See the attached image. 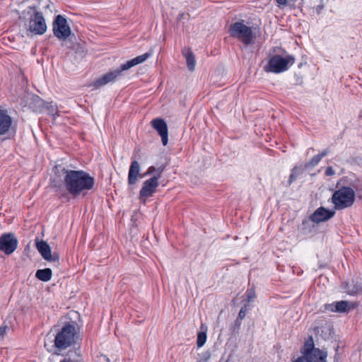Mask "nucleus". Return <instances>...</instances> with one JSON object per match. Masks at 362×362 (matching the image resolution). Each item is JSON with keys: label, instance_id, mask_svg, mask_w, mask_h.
<instances>
[{"label": "nucleus", "instance_id": "obj_26", "mask_svg": "<svg viewBox=\"0 0 362 362\" xmlns=\"http://www.w3.org/2000/svg\"><path fill=\"white\" fill-rule=\"evenodd\" d=\"M247 301L250 303L253 301V300L256 297L255 291L254 288H251L247 290L246 291Z\"/></svg>", "mask_w": 362, "mask_h": 362}, {"label": "nucleus", "instance_id": "obj_24", "mask_svg": "<svg viewBox=\"0 0 362 362\" xmlns=\"http://www.w3.org/2000/svg\"><path fill=\"white\" fill-rule=\"evenodd\" d=\"M351 187L355 191V196L356 195L359 199H362V181L356 180L351 182Z\"/></svg>", "mask_w": 362, "mask_h": 362}, {"label": "nucleus", "instance_id": "obj_5", "mask_svg": "<svg viewBox=\"0 0 362 362\" xmlns=\"http://www.w3.org/2000/svg\"><path fill=\"white\" fill-rule=\"evenodd\" d=\"M230 36L239 40L247 46L253 43L255 35L251 27L247 26L243 21L232 23L229 27Z\"/></svg>", "mask_w": 362, "mask_h": 362}, {"label": "nucleus", "instance_id": "obj_10", "mask_svg": "<svg viewBox=\"0 0 362 362\" xmlns=\"http://www.w3.org/2000/svg\"><path fill=\"white\" fill-rule=\"evenodd\" d=\"M158 185V177H152L145 180L139 191V199L142 202H145L147 198L152 197L156 192Z\"/></svg>", "mask_w": 362, "mask_h": 362}, {"label": "nucleus", "instance_id": "obj_31", "mask_svg": "<svg viewBox=\"0 0 362 362\" xmlns=\"http://www.w3.org/2000/svg\"><path fill=\"white\" fill-rule=\"evenodd\" d=\"M6 329H7L6 326H1L0 327V340L4 338V336L6 332Z\"/></svg>", "mask_w": 362, "mask_h": 362}, {"label": "nucleus", "instance_id": "obj_20", "mask_svg": "<svg viewBox=\"0 0 362 362\" xmlns=\"http://www.w3.org/2000/svg\"><path fill=\"white\" fill-rule=\"evenodd\" d=\"M328 153L327 150L323 151L322 153L315 155L309 162L303 165L304 169L311 168L316 166L323 157Z\"/></svg>", "mask_w": 362, "mask_h": 362}, {"label": "nucleus", "instance_id": "obj_22", "mask_svg": "<svg viewBox=\"0 0 362 362\" xmlns=\"http://www.w3.org/2000/svg\"><path fill=\"white\" fill-rule=\"evenodd\" d=\"M163 170H164V167H162V166H160L158 168H156L154 166H150L147 169L146 172L144 174V175L145 177L148 175L156 174L153 177H158V180H159L160 177H161V174L163 172Z\"/></svg>", "mask_w": 362, "mask_h": 362}, {"label": "nucleus", "instance_id": "obj_23", "mask_svg": "<svg viewBox=\"0 0 362 362\" xmlns=\"http://www.w3.org/2000/svg\"><path fill=\"white\" fill-rule=\"evenodd\" d=\"M304 170L303 167H294L291 170V173L290 175L289 179L288 180V185H291L298 177L299 175H300L303 173V170Z\"/></svg>", "mask_w": 362, "mask_h": 362}, {"label": "nucleus", "instance_id": "obj_2", "mask_svg": "<svg viewBox=\"0 0 362 362\" xmlns=\"http://www.w3.org/2000/svg\"><path fill=\"white\" fill-rule=\"evenodd\" d=\"M151 55L152 52H148L129 61H127L124 64H122L119 69L108 72L104 74L98 79H97L96 81H95L93 83V86L95 88H100L107 84L110 82L114 81L121 74L122 71H127L137 64L144 62Z\"/></svg>", "mask_w": 362, "mask_h": 362}, {"label": "nucleus", "instance_id": "obj_1", "mask_svg": "<svg viewBox=\"0 0 362 362\" xmlns=\"http://www.w3.org/2000/svg\"><path fill=\"white\" fill-rule=\"evenodd\" d=\"M64 184L66 189L73 197L86 194L93 189L95 185L94 177L83 170H74L64 168L62 170Z\"/></svg>", "mask_w": 362, "mask_h": 362}, {"label": "nucleus", "instance_id": "obj_18", "mask_svg": "<svg viewBox=\"0 0 362 362\" xmlns=\"http://www.w3.org/2000/svg\"><path fill=\"white\" fill-rule=\"evenodd\" d=\"M344 288L346 293L350 296L362 292V284L359 283L358 279L356 281L353 280L351 283H346Z\"/></svg>", "mask_w": 362, "mask_h": 362}, {"label": "nucleus", "instance_id": "obj_9", "mask_svg": "<svg viewBox=\"0 0 362 362\" xmlns=\"http://www.w3.org/2000/svg\"><path fill=\"white\" fill-rule=\"evenodd\" d=\"M18 241L13 233H4L0 236V250L6 255H11L17 248Z\"/></svg>", "mask_w": 362, "mask_h": 362}, {"label": "nucleus", "instance_id": "obj_12", "mask_svg": "<svg viewBox=\"0 0 362 362\" xmlns=\"http://www.w3.org/2000/svg\"><path fill=\"white\" fill-rule=\"evenodd\" d=\"M36 247L41 255V256L46 261L58 263L59 262V255L57 253L54 252L52 253L51 248L47 242L44 240L38 241L36 240Z\"/></svg>", "mask_w": 362, "mask_h": 362}, {"label": "nucleus", "instance_id": "obj_33", "mask_svg": "<svg viewBox=\"0 0 362 362\" xmlns=\"http://www.w3.org/2000/svg\"><path fill=\"white\" fill-rule=\"evenodd\" d=\"M279 5H286L287 0H276Z\"/></svg>", "mask_w": 362, "mask_h": 362}, {"label": "nucleus", "instance_id": "obj_14", "mask_svg": "<svg viewBox=\"0 0 362 362\" xmlns=\"http://www.w3.org/2000/svg\"><path fill=\"white\" fill-rule=\"evenodd\" d=\"M356 303L346 300H340L336 303L326 304L325 310L335 313H348L356 307Z\"/></svg>", "mask_w": 362, "mask_h": 362}, {"label": "nucleus", "instance_id": "obj_34", "mask_svg": "<svg viewBox=\"0 0 362 362\" xmlns=\"http://www.w3.org/2000/svg\"><path fill=\"white\" fill-rule=\"evenodd\" d=\"M241 320H240L239 318H237L236 320H235V325L239 328L240 325H241Z\"/></svg>", "mask_w": 362, "mask_h": 362}, {"label": "nucleus", "instance_id": "obj_32", "mask_svg": "<svg viewBox=\"0 0 362 362\" xmlns=\"http://www.w3.org/2000/svg\"><path fill=\"white\" fill-rule=\"evenodd\" d=\"M293 362H308L306 359V357H304L303 356L298 358L296 360L293 361Z\"/></svg>", "mask_w": 362, "mask_h": 362}, {"label": "nucleus", "instance_id": "obj_3", "mask_svg": "<svg viewBox=\"0 0 362 362\" xmlns=\"http://www.w3.org/2000/svg\"><path fill=\"white\" fill-rule=\"evenodd\" d=\"M331 200L336 210L351 207L355 202V191L349 186L339 187L333 193Z\"/></svg>", "mask_w": 362, "mask_h": 362}, {"label": "nucleus", "instance_id": "obj_7", "mask_svg": "<svg viewBox=\"0 0 362 362\" xmlns=\"http://www.w3.org/2000/svg\"><path fill=\"white\" fill-rule=\"evenodd\" d=\"M76 334V327L74 325L66 324L55 337V346L60 349L67 348L74 342Z\"/></svg>", "mask_w": 362, "mask_h": 362}, {"label": "nucleus", "instance_id": "obj_19", "mask_svg": "<svg viewBox=\"0 0 362 362\" xmlns=\"http://www.w3.org/2000/svg\"><path fill=\"white\" fill-rule=\"evenodd\" d=\"M182 54L185 56L187 67L189 71H193L195 68V58L192 51L189 48H185L182 50Z\"/></svg>", "mask_w": 362, "mask_h": 362}, {"label": "nucleus", "instance_id": "obj_4", "mask_svg": "<svg viewBox=\"0 0 362 362\" xmlns=\"http://www.w3.org/2000/svg\"><path fill=\"white\" fill-rule=\"evenodd\" d=\"M295 62V58L292 55L285 57L276 54L272 57L267 64L264 66V70L267 73L279 74L289 69Z\"/></svg>", "mask_w": 362, "mask_h": 362}, {"label": "nucleus", "instance_id": "obj_27", "mask_svg": "<svg viewBox=\"0 0 362 362\" xmlns=\"http://www.w3.org/2000/svg\"><path fill=\"white\" fill-rule=\"evenodd\" d=\"M46 109L49 114L54 116L57 114V107L55 105L51 103H47L46 105Z\"/></svg>", "mask_w": 362, "mask_h": 362}, {"label": "nucleus", "instance_id": "obj_21", "mask_svg": "<svg viewBox=\"0 0 362 362\" xmlns=\"http://www.w3.org/2000/svg\"><path fill=\"white\" fill-rule=\"evenodd\" d=\"M52 276V270L49 268L38 269L35 273V277L42 281H49Z\"/></svg>", "mask_w": 362, "mask_h": 362}, {"label": "nucleus", "instance_id": "obj_30", "mask_svg": "<svg viewBox=\"0 0 362 362\" xmlns=\"http://www.w3.org/2000/svg\"><path fill=\"white\" fill-rule=\"evenodd\" d=\"M334 173H335V172L332 167L327 168V169L325 170L326 176H332V175H334Z\"/></svg>", "mask_w": 362, "mask_h": 362}, {"label": "nucleus", "instance_id": "obj_8", "mask_svg": "<svg viewBox=\"0 0 362 362\" xmlns=\"http://www.w3.org/2000/svg\"><path fill=\"white\" fill-rule=\"evenodd\" d=\"M54 35L60 40H66L71 34L67 20L62 15H57L53 21Z\"/></svg>", "mask_w": 362, "mask_h": 362}, {"label": "nucleus", "instance_id": "obj_15", "mask_svg": "<svg viewBox=\"0 0 362 362\" xmlns=\"http://www.w3.org/2000/svg\"><path fill=\"white\" fill-rule=\"evenodd\" d=\"M334 214L335 212L334 211H331L321 206L314 211L310 218L313 222L319 223L330 219L334 216Z\"/></svg>", "mask_w": 362, "mask_h": 362}, {"label": "nucleus", "instance_id": "obj_36", "mask_svg": "<svg viewBox=\"0 0 362 362\" xmlns=\"http://www.w3.org/2000/svg\"><path fill=\"white\" fill-rule=\"evenodd\" d=\"M201 329H204V325H203L201 326Z\"/></svg>", "mask_w": 362, "mask_h": 362}, {"label": "nucleus", "instance_id": "obj_16", "mask_svg": "<svg viewBox=\"0 0 362 362\" xmlns=\"http://www.w3.org/2000/svg\"><path fill=\"white\" fill-rule=\"evenodd\" d=\"M140 164L136 160H133L129 166V173H128V184L129 185H134L138 178H143L144 177V174H140Z\"/></svg>", "mask_w": 362, "mask_h": 362}, {"label": "nucleus", "instance_id": "obj_35", "mask_svg": "<svg viewBox=\"0 0 362 362\" xmlns=\"http://www.w3.org/2000/svg\"><path fill=\"white\" fill-rule=\"evenodd\" d=\"M35 101H36V103H38L40 105H41L44 104V102H43L41 99H40V98H37L35 99Z\"/></svg>", "mask_w": 362, "mask_h": 362}, {"label": "nucleus", "instance_id": "obj_17", "mask_svg": "<svg viewBox=\"0 0 362 362\" xmlns=\"http://www.w3.org/2000/svg\"><path fill=\"white\" fill-rule=\"evenodd\" d=\"M327 354L319 349H314L310 351L304 353L303 356L306 357L308 362H326Z\"/></svg>", "mask_w": 362, "mask_h": 362}, {"label": "nucleus", "instance_id": "obj_25", "mask_svg": "<svg viewBox=\"0 0 362 362\" xmlns=\"http://www.w3.org/2000/svg\"><path fill=\"white\" fill-rule=\"evenodd\" d=\"M206 327H204V330L199 332L197 335V344L198 347H202L206 342Z\"/></svg>", "mask_w": 362, "mask_h": 362}, {"label": "nucleus", "instance_id": "obj_11", "mask_svg": "<svg viewBox=\"0 0 362 362\" xmlns=\"http://www.w3.org/2000/svg\"><path fill=\"white\" fill-rule=\"evenodd\" d=\"M13 118L8 110L0 107V136L8 135L13 129Z\"/></svg>", "mask_w": 362, "mask_h": 362}, {"label": "nucleus", "instance_id": "obj_29", "mask_svg": "<svg viewBox=\"0 0 362 362\" xmlns=\"http://www.w3.org/2000/svg\"><path fill=\"white\" fill-rule=\"evenodd\" d=\"M249 310V308L247 305H245L243 306L238 313V318L240 320H243L245 317L246 316L247 312Z\"/></svg>", "mask_w": 362, "mask_h": 362}, {"label": "nucleus", "instance_id": "obj_6", "mask_svg": "<svg viewBox=\"0 0 362 362\" xmlns=\"http://www.w3.org/2000/svg\"><path fill=\"white\" fill-rule=\"evenodd\" d=\"M27 35H42L47 31L45 19L41 12L35 11L25 23Z\"/></svg>", "mask_w": 362, "mask_h": 362}, {"label": "nucleus", "instance_id": "obj_28", "mask_svg": "<svg viewBox=\"0 0 362 362\" xmlns=\"http://www.w3.org/2000/svg\"><path fill=\"white\" fill-rule=\"evenodd\" d=\"M315 349L314 347V344H313V339L312 337H310V341H306L304 344V347H303V354L305 352H307V351H310L311 350Z\"/></svg>", "mask_w": 362, "mask_h": 362}, {"label": "nucleus", "instance_id": "obj_13", "mask_svg": "<svg viewBox=\"0 0 362 362\" xmlns=\"http://www.w3.org/2000/svg\"><path fill=\"white\" fill-rule=\"evenodd\" d=\"M152 127L161 137L162 144L166 146L168 141V129L167 123L162 118H155L151 122Z\"/></svg>", "mask_w": 362, "mask_h": 362}]
</instances>
